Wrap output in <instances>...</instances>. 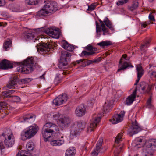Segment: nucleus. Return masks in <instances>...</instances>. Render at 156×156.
Segmentation results:
<instances>
[{
  "mask_svg": "<svg viewBox=\"0 0 156 156\" xmlns=\"http://www.w3.org/2000/svg\"><path fill=\"white\" fill-rule=\"evenodd\" d=\"M149 19L151 21H155L154 16L151 14H149Z\"/></svg>",
  "mask_w": 156,
  "mask_h": 156,
  "instance_id": "obj_53",
  "label": "nucleus"
},
{
  "mask_svg": "<svg viewBox=\"0 0 156 156\" xmlns=\"http://www.w3.org/2000/svg\"><path fill=\"white\" fill-rule=\"evenodd\" d=\"M95 102V100L94 99L89 101L87 103V105L85 106L84 104H82L81 107H92L93 106Z\"/></svg>",
  "mask_w": 156,
  "mask_h": 156,
  "instance_id": "obj_40",
  "label": "nucleus"
},
{
  "mask_svg": "<svg viewBox=\"0 0 156 156\" xmlns=\"http://www.w3.org/2000/svg\"><path fill=\"white\" fill-rule=\"evenodd\" d=\"M28 152L26 151H21L19 152L17 154L16 156H27L26 154H27Z\"/></svg>",
  "mask_w": 156,
  "mask_h": 156,
  "instance_id": "obj_46",
  "label": "nucleus"
},
{
  "mask_svg": "<svg viewBox=\"0 0 156 156\" xmlns=\"http://www.w3.org/2000/svg\"><path fill=\"white\" fill-rule=\"evenodd\" d=\"M139 89H141L142 91H145L147 93L150 90L151 87L147 83L144 82H140L138 87Z\"/></svg>",
  "mask_w": 156,
  "mask_h": 156,
  "instance_id": "obj_24",
  "label": "nucleus"
},
{
  "mask_svg": "<svg viewBox=\"0 0 156 156\" xmlns=\"http://www.w3.org/2000/svg\"><path fill=\"white\" fill-rule=\"evenodd\" d=\"M86 48L90 52H87L85 51H83L81 53V56H90L94 54L95 51L97 50V48H96L93 47L92 46H88L86 47Z\"/></svg>",
  "mask_w": 156,
  "mask_h": 156,
  "instance_id": "obj_19",
  "label": "nucleus"
},
{
  "mask_svg": "<svg viewBox=\"0 0 156 156\" xmlns=\"http://www.w3.org/2000/svg\"><path fill=\"white\" fill-rule=\"evenodd\" d=\"M58 123L62 126H68L70 123V119L68 117H62L59 119Z\"/></svg>",
  "mask_w": 156,
  "mask_h": 156,
  "instance_id": "obj_21",
  "label": "nucleus"
},
{
  "mask_svg": "<svg viewBox=\"0 0 156 156\" xmlns=\"http://www.w3.org/2000/svg\"><path fill=\"white\" fill-rule=\"evenodd\" d=\"M5 4L4 0H0V6L4 5Z\"/></svg>",
  "mask_w": 156,
  "mask_h": 156,
  "instance_id": "obj_56",
  "label": "nucleus"
},
{
  "mask_svg": "<svg viewBox=\"0 0 156 156\" xmlns=\"http://www.w3.org/2000/svg\"><path fill=\"white\" fill-rule=\"evenodd\" d=\"M107 34V33H105V32H103V35H106Z\"/></svg>",
  "mask_w": 156,
  "mask_h": 156,
  "instance_id": "obj_60",
  "label": "nucleus"
},
{
  "mask_svg": "<svg viewBox=\"0 0 156 156\" xmlns=\"http://www.w3.org/2000/svg\"><path fill=\"white\" fill-rule=\"evenodd\" d=\"M31 81V79L30 78H25L21 80V82L23 83H27Z\"/></svg>",
  "mask_w": 156,
  "mask_h": 156,
  "instance_id": "obj_47",
  "label": "nucleus"
},
{
  "mask_svg": "<svg viewBox=\"0 0 156 156\" xmlns=\"http://www.w3.org/2000/svg\"><path fill=\"white\" fill-rule=\"evenodd\" d=\"M138 3L137 2L133 3L131 6L129 7V9L131 11L136 9L138 7Z\"/></svg>",
  "mask_w": 156,
  "mask_h": 156,
  "instance_id": "obj_41",
  "label": "nucleus"
},
{
  "mask_svg": "<svg viewBox=\"0 0 156 156\" xmlns=\"http://www.w3.org/2000/svg\"><path fill=\"white\" fill-rule=\"evenodd\" d=\"M26 3L29 5H36L38 4V1L34 0H28L26 1Z\"/></svg>",
  "mask_w": 156,
  "mask_h": 156,
  "instance_id": "obj_42",
  "label": "nucleus"
},
{
  "mask_svg": "<svg viewBox=\"0 0 156 156\" xmlns=\"http://www.w3.org/2000/svg\"><path fill=\"white\" fill-rule=\"evenodd\" d=\"M38 29L25 31L23 33V35L27 40L33 39L35 37V34H41V31L37 30Z\"/></svg>",
  "mask_w": 156,
  "mask_h": 156,
  "instance_id": "obj_17",
  "label": "nucleus"
},
{
  "mask_svg": "<svg viewBox=\"0 0 156 156\" xmlns=\"http://www.w3.org/2000/svg\"><path fill=\"white\" fill-rule=\"evenodd\" d=\"M103 23L105 24V26L109 28L112 31L114 30V28L112 22L108 20L107 17H105L103 21Z\"/></svg>",
  "mask_w": 156,
  "mask_h": 156,
  "instance_id": "obj_30",
  "label": "nucleus"
},
{
  "mask_svg": "<svg viewBox=\"0 0 156 156\" xmlns=\"http://www.w3.org/2000/svg\"><path fill=\"white\" fill-rule=\"evenodd\" d=\"M10 10L12 12H20L21 10L20 9V7H13L12 9L10 8Z\"/></svg>",
  "mask_w": 156,
  "mask_h": 156,
  "instance_id": "obj_49",
  "label": "nucleus"
},
{
  "mask_svg": "<svg viewBox=\"0 0 156 156\" xmlns=\"http://www.w3.org/2000/svg\"><path fill=\"white\" fill-rule=\"evenodd\" d=\"M2 135L5 138L4 141V145L2 143H0L1 149H3L5 147L9 148L12 147L15 143L12 131L9 129H6L2 134Z\"/></svg>",
  "mask_w": 156,
  "mask_h": 156,
  "instance_id": "obj_4",
  "label": "nucleus"
},
{
  "mask_svg": "<svg viewBox=\"0 0 156 156\" xmlns=\"http://www.w3.org/2000/svg\"><path fill=\"white\" fill-rule=\"evenodd\" d=\"M136 141L138 142H141L142 141V139H137L136 140Z\"/></svg>",
  "mask_w": 156,
  "mask_h": 156,
  "instance_id": "obj_57",
  "label": "nucleus"
},
{
  "mask_svg": "<svg viewBox=\"0 0 156 156\" xmlns=\"http://www.w3.org/2000/svg\"><path fill=\"white\" fill-rule=\"evenodd\" d=\"M59 131V128L55 124L47 122L43 126L42 134L44 141L46 142L53 134Z\"/></svg>",
  "mask_w": 156,
  "mask_h": 156,
  "instance_id": "obj_2",
  "label": "nucleus"
},
{
  "mask_svg": "<svg viewBox=\"0 0 156 156\" xmlns=\"http://www.w3.org/2000/svg\"><path fill=\"white\" fill-rule=\"evenodd\" d=\"M122 133H119L118 136L116 137L115 139V142L116 143H119L121 139L122 138Z\"/></svg>",
  "mask_w": 156,
  "mask_h": 156,
  "instance_id": "obj_43",
  "label": "nucleus"
},
{
  "mask_svg": "<svg viewBox=\"0 0 156 156\" xmlns=\"http://www.w3.org/2000/svg\"><path fill=\"white\" fill-rule=\"evenodd\" d=\"M58 9V4L55 1L49 2L44 5L43 9L38 11L37 15L38 16H46L49 13L55 12Z\"/></svg>",
  "mask_w": 156,
  "mask_h": 156,
  "instance_id": "obj_3",
  "label": "nucleus"
},
{
  "mask_svg": "<svg viewBox=\"0 0 156 156\" xmlns=\"http://www.w3.org/2000/svg\"><path fill=\"white\" fill-rule=\"evenodd\" d=\"M18 82V79L16 76L11 77L9 79L7 87L10 89L17 85Z\"/></svg>",
  "mask_w": 156,
  "mask_h": 156,
  "instance_id": "obj_23",
  "label": "nucleus"
},
{
  "mask_svg": "<svg viewBox=\"0 0 156 156\" xmlns=\"http://www.w3.org/2000/svg\"><path fill=\"white\" fill-rule=\"evenodd\" d=\"M146 22L147 23V25H148L149 24V22Z\"/></svg>",
  "mask_w": 156,
  "mask_h": 156,
  "instance_id": "obj_62",
  "label": "nucleus"
},
{
  "mask_svg": "<svg viewBox=\"0 0 156 156\" xmlns=\"http://www.w3.org/2000/svg\"><path fill=\"white\" fill-rule=\"evenodd\" d=\"M21 68L19 67L17 68L19 72L24 74H28L32 72L34 69L35 62L32 57L28 58L23 61L19 62Z\"/></svg>",
  "mask_w": 156,
  "mask_h": 156,
  "instance_id": "obj_1",
  "label": "nucleus"
},
{
  "mask_svg": "<svg viewBox=\"0 0 156 156\" xmlns=\"http://www.w3.org/2000/svg\"><path fill=\"white\" fill-rule=\"evenodd\" d=\"M37 30L41 31V33L45 32L52 37L58 39L59 37V33L58 31L52 27L46 28V27H43L38 28Z\"/></svg>",
  "mask_w": 156,
  "mask_h": 156,
  "instance_id": "obj_8",
  "label": "nucleus"
},
{
  "mask_svg": "<svg viewBox=\"0 0 156 156\" xmlns=\"http://www.w3.org/2000/svg\"><path fill=\"white\" fill-rule=\"evenodd\" d=\"M125 112L123 111H121L120 113L114 114L111 119L109 120L110 121L112 124H115L120 122L123 120Z\"/></svg>",
  "mask_w": 156,
  "mask_h": 156,
  "instance_id": "obj_15",
  "label": "nucleus"
},
{
  "mask_svg": "<svg viewBox=\"0 0 156 156\" xmlns=\"http://www.w3.org/2000/svg\"><path fill=\"white\" fill-rule=\"evenodd\" d=\"M150 39L148 40H147L144 42V44H142L141 47H140V49L142 51H145V50L144 49V48H146L149 45V44L150 43Z\"/></svg>",
  "mask_w": 156,
  "mask_h": 156,
  "instance_id": "obj_39",
  "label": "nucleus"
},
{
  "mask_svg": "<svg viewBox=\"0 0 156 156\" xmlns=\"http://www.w3.org/2000/svg\"><path fill=\"white\" fill-rule=\"evenodd\" d=\"M97 45L101 47H104L111 45V43L110 41H105L100 42L97 44Z\"/></svg>",
  "mask_w": 156,
  "mask_h": 156,
  "instance_id": "obj_37",
  "label": "nucleus"
},
{
  "mask_svg": "<svg viewBox=\"0 0 156 156\" xmlns=\"http://www.w3.org/2000/svg\"><path fill=\"white\" fill-rule=\"evenodd\" d=\"M140 24L142 27L145 28L147 25V23L146 22H142L140 23Z\"/></svg>",
  "mask_w": 156,
  "mask_h": 156,
  "instance_id": "obj_55",
  "label": "nucleus"
},
{
  "mask_svg": "<svg viewBox=\"0 0 156 156\" xmlns=\"http://www.w3.org/2000/svg\"><path fill=\"white\" fill-rule=\"evenodd\" d=\"M154 67V66H153L149 65L147 68H148V75L151 78H156V71L153 70Z\"/></svg>",
  "mask_w": 156,
  "mask_h": 156,
  "instance_id": "obj_27",
  "label": "nucleus"
},
{
  "mask_svg": "<svg viewBox=\"0 0 156 156\" xmlns=\"http://www.w3.org/2000/svg\"><path fill=\"white\" fill-rule=\"evenodd\" d=\"M64 143V140L62 139L52 140L50 142L51 144L53 146H61Z\"/></svg>",
  "mask_w": 156,
  "mask_h": 156,
  "instance_id": "obj_31",
  "label": "nucleus"
},
{
  "mask_svg": "<svg viewBox=\"0 0 156 156\" xmlns=\"http://www.w3.org/2000/svg\"><path fill=\"white\" fill-rule=\"evenodd\" d=\"M137 91V87H136L132 94L129 96L127 98L125 104L127 105H129L133 102L136 98Z\"/></svg>",
  "mask_w": 156,
  "mask_h": 156,
  "instance_id": "obj_20",
  "label": "nucleus"
},
{
  "mask_svg": "<svg viewBox=\"0 0 156 156\" xmlns=\"http://www.w3.org/2000/svg\"><path fill=\"white\" fill-rule=\"evenodd\" d=\"M119 148H120V150H121H121L122 149V147H119Z\"/></svg>",
  "mask_w": 156,
  "mask_h": 156,
  "instance_id": "obj_61",
  "label": "nucleus"
},
{
  "mask_svg": "<svg viewBox=\"0 0 156 156\" xmlns=\"http://www.w3.org/2000/svg\"><path fill=\"white\" fill-rule=\"evenodd\" d=\"M44 74H43L42 76H40V78H41V79H42V78H44Z\"/></svg>",
  "mask_w": 156,
  "mask_h": 156,
  "instance_id": "obj_59",
  "label": "nucleus"
},
{
  "mask_svg": "<svg viewBox=\"0 0 156 156\" xmlns=\"http://www.w3.org/2000/svg\"><path fill=\"white\" fill-rule=\"evenodd\" d=\"M38 129V126H30L26 130L22 132L21 136L22 140L24 141L31 138L37 133Z\"/></svg>",
  "mask_w": 156,
  "mask_h": 156,
  "instance_id": "obj_7",
  "label": "nucleus"
},
{
  "mask_svg": "<svg viewBox=\"0 0 156 156\" xmlns=\"http://www.w3.org/2000/svg\"><path fill=\"white\" fill-rule=\"evenodd\" d=\"M67 99V94L65 93H62L54 99L52 103L56 106H59L66 102Z\"/></svg>",
  "mask_w": 156,
  "mask_h": 156,
  "instance_id": "obj_13",
  "label": "nucleus"
},
{
  "mask_svg": "<svg viewBox=\"0 0 156 156\" xmlns=\"http://www.w3.org/2000/svg\"><path fill=\"white\" fill-rule=\"evenodd\" d=\"M36 116L34 114L30 115L23 119L24 122H34Z\"/></svg>",
  "mask_w": 156,
  "mask_h": 156,
  "instance_id": "obj_33",
  "label": "nucleus"
},
{
  "mask_svg": "<svg viewBox=\"0 0 156 156\" xmlns=\"http://www.w3.org/2000/svg\"><path fill=\"white\" fill-rule=\"evenodd\" d=\"M71 54L66 51L61 52L59 66H65L68 64V62L70 60Z\"/></svg>",
  "mask_w": 156,
  "mask_h": 156,
  "instance_id": "obj_11",
  "label": "nucleus"
},
{
  "mask_svg": "<svg viewBox=\"0 0 156 156\" xmlns=\"http://www.w3.org/2000/svg\"><path fill=\"white\" fill-rule=\"evenodd\" d=\"M62 46L64 49L70 51H72L74 49L73 46L69 44L65 40L62 41Z\"/></svg>",
  "mask_w": 156,
  "mask_h": 156,
  "instance_id": "obj_28",
  "label": "nucleus"
},
{
  "mask_svg": "<svg viewBox=\"0 0 156 156\" xmlns=\"http://www.w3.org/2000/svg\"><path fill=\"white\" fill-rule=\"evenodd\" d=\"M14 102H18L20 101V98L19 97L16 96H13L11 97Z\"/></svg>",
  "mask_w": 156,
  "mask_h": 156,
  "instance_id": "obj_50",
  "label": "nucleus"
},
{
  "mask_svg": "<svg viewBox=\"0 0 156 156\" xmlns=\"http://www.w3.org/2000/svg\"><path fill=\"white\" fill-rule=\"evenodd\" d=\"M92 118L90 120V124L87 128L88 132H90L93 131L101 121V117L100 116H97L95 114L92 115Z\"/></svg>",
  "mask_w": 156,
  "mask_h": 156,
  "instance_id": "obj_9",
  "label": "nucleus"
},
{
  "mask_svg": "<svg viewBox=\"0 0 156 156\" xmlns=\"http://www.w3.org/2000/svg\"><path fill=\"white\" fill-rule=\"evenodd\" d=\"M15 92L14 90H9L2 93V95L6 98H11L12 96L10 95Z\"/></svg>",
  "mask_w": 156,
  "mask_h": 156,
  "instance_id": "obj_34",
  "label": "nucleus"
},
{
  "mask_svg": "<svg viewBox=\"0 0 156 156\" xmlns=\"http://www.w3.org/2000/svg\"><path fill=\"white\" fill-rule=\"evenodd\" d=\"M76 152V150L74 148H70L66 151L65 156H74Z\"/></svg>",
  "mask_w": 156,
  "mask_h": 156,
  "instance_id": "obj_32",
  "label": "nucleus"
},
{
  "mask_svg": "<svg viewBox=\"0 0 156 156\" xmlns=\"http://www.w3.org/2000/svg\"><path fill=\"white\" fill-rule=\"evenodd\" d=\"M60 114L59 113H56L53 115V117L54 120L57 119L60 116Z\"/></svg>",
  "mask_w": 156,
  "mask_h": 156,
  "instance_id": "obj_52",
  "label": "nucleus"
},
{
  "mask_svg": "<svg viewBox=\"0 0 156 156\" xmlns=\"http://www.w3.org/2000/svg\"><path fill=\"white\" fill-rule=\"evenodd\" d=\"M97 61L96 60H88L85 62L84 60L81 59L79 60L76 61L74 64V65H76L77 64H79L80 63H82V66L83 67H85L86 66L89 65L92 63L96 62Z\"/></svg>",
  "mask_w": 156,
  "mask_h": 156,
  "instance_id": "obj_25",
  "label": "nucleus"
},
{
  "mask_svg": "<svg viewBox=\"0 0 156 156\" xmlns=\"http://www.w3.org/2000/svg\"><path fill=\"white\" fill-rule=\"evenodd\" d=\"M13 66L8 60L5 59L0 63V69H6L12 68Z\"/></svg>",
  "mask_w": 156,
  "mask_h": 156,
  "instance_id": "obj_22",
  "label": "nucleus"
},
{
  "mask_svg": "<svg viewBox=\"0 0 156 156\" xmlns=\"http://www.w3.org/2000/svg\"><path fill=\"white\" fill-rule=\"evenodd\" d=\"M12 41L9 39L5 41L3 44V48L5 51H7L12 46Z\"/></svg>",
  "mask_w": 156,
  "mask_h": 156,
  "instance_id": "obj_35",
  "label": "nucleus"
},
{
  "mask_svg": "<svg viewBox=\"0 0 156 156\" xmlns=\"http://www.w3.org/2000/svg\"><path fill=\"white\" fill-rule=\"evenodd\" d=\"M75 112V114L77 116H82L86 113V108H76Z\"/></svg>",
  "mask_w": 156,
  "mask_h": 156,
  "instance_id": "obj_29",
  "label": "nucleus"
},
{
  "mask_svg": "<svg viewBox=\"0 0 156 156\" xmlns=\"http://www.w3.org/2000/svg\"><path fill=\"white\" fill-rule=\"evenodd\" d=\"M138 83L136 82L134 84V85H137V84Z\"/></svg>",
  "mask_w": 156,
  "mask_h": 156,
  "instance_id": "obj_63",
  "label": "nucleus"
},
{
  "mask_svg": "<svg viewBox=\"0 0 156 156\" xmlns=\"http://www.w3.org/2000/svg\"><path fill=\"white\" fill-rule=\"evenodd\" d=\"M128 0H120L118 1L116 3V4L117 5H124L126 3Z\"/></svg>",
  "mask_w": 156,
  "mask_h": 156,
  "instance_id": "obj_45",
  "label": "nucleus"
},
{
  "mask_svg": "<svg viewBox=\"0 0 156 156\" xmlns=\"http://www.w3.org/2000/svg\"><path fill=\"white\" fill-rule=\"evenodd\" d=\"M39 38H39L38 37H36V38H34V40H39Z\"/></svg>",
  "mask_w": 156,
  "mask_h": 156,
  "instance_id": "obj_58",
  "label": "nucleus"
},
{
  "mask_svg": "<svg viewBox=\"0 0 156 156\" xmlns=\"http://www.w3.org/2000/svg\"><path fill=\"white\" fill-rule=\"evenodd\" d=\"M136 70L137 72V79L136 80V82L138 83L140 78L144 74V70L141 66L139 65L137 66Z\"/></svg>",
  "mask_w": 156,
  "mask_h": 156,
  "instance_id": "obj_26",
  "label": "nucleus"
},
{
  "mask_svg": "<svg viewBox=\"0 0 156 156\" xmlns=\"http://www.w3.org/2000/svg\"><path fill=\"white\" fill-rule=\"evenodd\" d=\"M154 49L156 51V47L154 48Z\"/></svg>",
  "mask_w": 156,
  "mask_h": 156,
  "instance_id": "obj_64",
  "label": "nucleus"
},
{
  "mask_svg": "<svg viewBox=\"0 0 156 156\" xmlns=\"http://www.w3.org/2000/svg\"><path fill=\"white\" fill-rule=\"evenodd\" d=\"M141 130V128L139 126L136 121L135 120L132 122L130 127L128 130V133L129 136H132L134 134L137 133Z\"/></svg>",
  "mask_w": 156,
  "mask_h": 156,
  "instance_id": "obj_12",
  "label": "nucleus"
},
{
  "mask_svg": "<svg viewBox=\"0 0 156 156\" xmlns=\"http://www.w3.org/2000/svg\"><path fill=\"white\" fill-rule=\"evenodd\" d=\"M39 44V45H37L38 46L37 48V50L40 53L43 54H45L49 52L50 49L51 48V46L47 43H41Z\"/></svg>",
  "mask_w": 156,
  "mask_h": 156,
  "instance_id": "obj_18",
  "label": "nucleus"
},
{
  "mask_svg": "<svg viewBox=\"0 0 156 156\" xmlns=\"http://www.w3.org/2000/svg\"><path fill=\"white\" fill-rule=\"evenodd\" d=\"M103 141L102 138L99 139L96 144L95 149L93 150L91 153V156H97L99 153L103 152L105 150L102 147Z\"/></svg>",
  "mask_w": 156,
  "mask_h": 156,
  "instance_id": "obj_16",
  "label": "nucleus"
},
{
  "mask_svg": "<svg viewBox=\"0 0 156 156\" xmlns=\"http://www.w3.org/2000/svg\"><path fill=\"white\" fill-rule=\"evenodd\" d=\"M99 21L100 22L101 26L98 23L97 21L95 22L96 26V33L97 35L96 37L98 38L101 34V30L103 32H105L107 33L108 34L109 29L108 28L106 27L105 24L103 23L102 21L100 19L99 20Z\"/></svg>",
  "mask_w": 156,
  "mask_h": 156,
  "instance_id": "obj_10",
  "label": "nucleus"
},
{
  "mask_svg": "<svg viewBox=\"0 0 156 156\" xmlns=\"http://www.w3.org/2000/svg\"><path fill=\"white\" fill-rule=\"evenodd\" d=\"M108 108H103V114H106L109 112V109Z\"/></svg>",
  "mask_w": 156,
  "mask_h": 156,
  "instance_id": "obj_54",
  "label": "nucleus"
},
{
  "mask_svg": "<svg viewBox=\"0 0 156 156\" xmlns=\"http://www.w3.org/2000/svg\"><path fill=\"white\" fill-rule=\"evenodd\" d=\"M0 106L1 107H8L9 106L8 103L6 101L1 102L0 103Z\"/></svg>",
  "mask_w": 156,
  "mask_h": 156,
  "instance_id": "obj_48",
  "label": "nucleus"
},
{
  "mask_svg": "<svg viewBox=\"0 0 156 156\" xmlns=\"http://www.w3.org/2000/svg\"><path fill=\"white\" fill-rule=\"evenodd\" d=\"M97 5V3H93L90 5H88V9L87 10V12L89 13L90 12L94 10L96 8Z\"/></svg>",
  "mask_w": 156,
  "mask_h": 156,
  "instance_id": "obj_36",
  "label": "nucleus"
},
{
  "mask_svg": "<svg viewBox=\"0 0 156 156\" xmlns=\"http://www.w3.org/2000/svg\"><path fill=\"white\" fill-rule=\"evenodd\" d=\"M114 104V101L113 100H111L109 101H108L107 102L105 103V107H107L112 106Z\"/></svg>",
  "mask_w": 156,
  "mask_h": 156,
  "instance_id": "obj_44",
  "label": "nucleus"
},
{
  "mask_svg": "<svg viewBox=\"0 0 156 156\" xmlns=\"http://www.w3.org/2000/svg\"><path fill=\"white\" fill-rule=\"evenodd\" d=\"M126 55H123L122 56V58L120 59L119 61V66L120 67V68L118 69V71H119L121 70H124L126 68L129 67L132 68L133 66L131 65L130 63H128L125 60H126V59L127 57Z\"/></svg>",
  "mask_w": 156,
  "mask_h": 156,
  "instance_id": "obj_14",
  "label": "nucleus"
},
{
  "mask_svg": "<svg viewBox=\"0 0 156 156\" xmlns=\"http://www.w3.org/2000/svg\"><path fill=\"white\" fill-rule=\"evenodd\" d=\"M147 106L150 107H151L153 106L151 103V96H150L149 98L148 99L147 102Z\"/></svg>",
  "mask_w": 156,
  "mask_h": 156,
  "instance_id": "obj_51",
  "label": "nucleus"
},
{
  "mask_svg": "<svg viewBox=\"0 0 156 156\" xmlns=\"http://www.w3.org/2000/svg\"><path fill=\"white\" fill-rule=\"evenodd\" d=\"M34 144L32 142H28L26 144L27 149L28 151H32L34 148Z\"/></svg>",
  "mask_w": 156,
  "mask_h": 156,
  "instance_id": "obj_38",
  "label": "nucleus"
},
{
  "mask_svg": "<svg viewBox=\"0 0 156 156\" xmlns=\"http://www.w3.org/2000/svg\"><path fill=\"white\" fill-rule=\"evenodd\" d=\"M85 127V124L84 122L79 121L75 123L71 127L69 136L70 138L72 139L79 135Z\"/></svg>",
  "mask_w": 156,
  "mask_h": 156,
  "instance_id": "obj_6",
  "label": "nucleus"
},
{
  "mask_svg": "<svg viewBox=\"0 0 156 156\" xmlns=\"http://www.w3.org/2000/svg\"><path fill=\"white\" fill-rule=\"evenodd\" d=\"M156 150V140L153 139L147 142L144 146L142 154L144 156H152Z\"/></svg>",
  "mask_w": 156,
  "mask_h": 156,
  "instance_id": "obj_5",
  "label": "nucleus"
}]
</instances>
